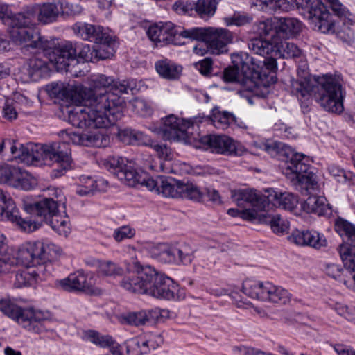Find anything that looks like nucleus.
Listing matches in <instances>:
<instances>
[{
  "instance_id": "1",
  "label": "nucleus",
  "mask_w": 355,
  "mask_h": 355,
  "mask_svg": "<svg viewBox=\"0 0 355 355\" xmlns=\"http://www.w3.org/2000/svg\"><path fill=\"white\" fill-rule=\"evenodd\" d=\"M60 135L63 141L52 142L46 144H28L21 145L18 148L15 141L8 139L10 146V152L15 158L19 159L22 162L32 164L54 165L51 175L58 178L71 168V157L69 142L76 145L89 147L101 148L107 146L108 139L106 136L98 131L60 132Z\"/></svg>"
},
{
  "instance_id": "2",
  "label": "nucleus",
  "mask_w": 355,
  "mask_h": 355,
  "mask_svg": "<svg viewBox=\"0 0 355 355\" xmlns=\"http://www.w3.org/2000/svg\"><path fill=\"white\" fill-rule=\"evenodd\" d=\"M298 79L292 84V92L302 97L314 93L315 98L326 111L341 114L344 110L345 91L338 76L325 74L315 78L316 85L311 83V76L305 62L297 69Z\"/></svg>"
},
{
  "instance_id": "3",
  "label": "nucleus",
  "mask_w": 355,
  "mask_h": 355,
  "mask_svg": "<svg viewBox=\"0 0 355 355\" xmlns=\"http://www.w3.org/2000/svg\"><path fill=\"white\" fill-rule=\"evenodd\" d=\"M60 248L49 241L27 242L18 250L17 261L27 267L36 269L18 270L15 274L13 284L16 288L33 286L40 274H50L51 263L61 254Z\"/></svg>"
},
{
  "instance_id": "4",
  "label": "nucleus",
  "mask_w": 355,
  "mask_h": 355,
  "mask_svg": "<svg viewBox=\"0 0 355 355\" xmlns=\"http://www.w3.org/2000/svg\"><path fill=\"white\" fill-rule=\"evenodd\" d=\"M126 266L128 271L136 272L137 275L123 278L120 286L124 289L156 298H174L177 286L171 278L157 272L150 266L143 267L135 259L127 263Z\"/></svg>"
},
{
  "instance_id": "5",
  "label": "nucleus",
  "mask_w": 355,
  "mask_h": 355,
  "mask_svg": "<svg viewBox=\"0 0 355 355\" xmlns=\"http://www.w3.org/2000/svg\"><path fill=\"white\" fill-rule=\"evenodd\" d=\"M255 59L250 58L251 64L244 61L239 55H235L233 66L225 68L223 73V80L225 83H237L248 89L253 87H269L277 81L276 71L277 63L276 59L263 57V60L254 62Z\"/></svg>"
},
{
  "instance_id": "6",
  "label": "nucleus",
  "mask_w": 355,
  "mask_h": 355,
  "mask_svg": "<svg viewBox=\"0 0 355 355\" xmlns=\"http://www.w3.org/2000/svg\"><path fill=\"white\" fill-rule=\"evenodd\" d=\"M78 101L82 103L85 107L76 106L68 112V121L78 128H107L114 125L118 118L105 110L111 103L117 105L118 98L110 94L92 97L89 100L83 99Z\"/></svg>"
},
{
  "instance_id": "7",
  "label": "nucleus",
  "mask_w": 355,
  "mask_h": 355,
  "mask_svg": "<svg viewBox=\"0 0 355 355\" xmlns=\"http://www.w3.org/2000/svg\"><path fill=\"white\" fill-rule=\"evenodd\" d=\"M162 126L153 131L161 134L165 140H180L188 137L189 128L194 123L202 121L211 122L216 128L225 130L231 124L238 125L237 118L231 112H221L217 107L211 110V116H199L192 120H184L171 114L163 119Z\"/></svg>"
},
{
  "instance_id": "8",
  "label": "nucleus",
  "mask_w": 355,
  "mask_h": 355,
  "mask_svg": "<svg viewBox=\"0 0 355 355\" xmlns=\"http://www.w3.org/2000/svg\"><path fill=\"white\" fill-rule=\"evenodd\" d=\"M271 12H288L297 6L306 12V17L313 28L322 33L334 31L332 16L321 0H272Z\"/></svg>"
},
{
  "instance_id": "9",
  "label": "nucleus",
  "mask_w": 355,
  "mask_h": 355,
  "mask_svg": "<svg viewBox=\"0 0 355 355\" xmlns=\"http://www.w3.org/2000/svg\"><path fill=\"white\" fill-rule=\"evenodd\" d=\"M267 194L260 195L253 189H238L231 191V198L237 202L239 205L243 204L244 201L259 210L265 211L270 207V205L281 207L284 209L292 211L297 203V196L288 192H277L272 189L266 191Z\"/></svg>"
},
{
  "instance_id": "10",
  "label": "nucleus",
  "mask_w": 355,
  "mask_h": 355,
  "mask_svg": "<svg viewBox=\"0 0 355 355\" xmlns=\"http://www.w3.org/2000/svg\"><path fill=\"white\" fill-rule=\"evenodd\" d=\"M277 19L270 18L260 21L258 24V35L252 39V44L259 42L265 44H282L286 40L297 35L302 28L300 21L294 18L280 19L278 28H275Z\"/></svg>"
},
{
  "instance_id": "11",
  "label": "nucleus",
  "mask_w": 355,
  "mask_h": 355,
  "mask_svg": "<svg viewBox=\"0 0 355 355\" xmlns=\"http://www.w3.org/2000/svg\"><path fill=\"white\" fill-rule=\"evenodd\" d=\"M334 226L335 230L347 239V242L340 245L338 248L344 264L338 281L350 288V282H353L355 277V225L346 220L338 218Z\"/></svg>"
},
{
  "instance_id": "12",
  "label": "nucleus",
  "mask_w": 355,
  "mask_h": 355,
  "mask_svg": "<svg viewBox=\"0 0 355 355\" xmlns=\"http://www.w3.org/2000/svg\"><path fill=\"white\" fill-rule=\"evenodd\" d=\"M35 10L33 8L5 17L4 23L10 27L9 34L12 41L28 44H44L45 42L40 33L31 28L35 24Z\"/></svg>"
},
{
  "instance_id": "13",
  "label": "nucleus",
  "mask_w": 355,
  "mask_h": 355,
  "mask_svg": "<svg viewBox=\"0 0 355 355\" xmlns=\"http://www.w3.org/2000/svg\"><path fill=\"white\" fill-rule=\"evenodd\" d=\"M91 46H54V48L44 50L49 61L57 71H68L71 65L79 62H95L93 49Z\"/></svg>"
},
{
  "instance_id": "14",
  "label": "nucleus",
  "mask_w": 355,
  "mask_h": 355,
  "mask_svg": "<svg viewBox=\"0 0 355 355\" xmlns=\"http://www.w3.org/2000/svg\"><path fill=\"white\" fill-rule=\"evenodd\" d=\"M307 161L304 155L291 153L283 171L292 184L302 193H310V190H315L318 187L315 173L311 171Z\"/></svg>"
},
{
  "instance_id": "15",
  "label": "nucleus",
  "mask_w": 355,
  "mask_h": 355,
  "mask_svg": "<svg viewBox=\"0 0 355 355\" xmlns=\"http://www.w3.org/2000/svg\"><path fill=\"white\" fill-rule=\"evenodd\" d=\"M113 79L103 74L92 76L90 78V87L83 88L80 91V97L83 99L89 100L92 97H98L100 96H108L112 94L118 98L117 105H114L113 107L111 103L109 107H105V110L115 117L121 119L123 113L122 109L125 101L119 96L118 94L110 92L111 89Z\"/></svg>"
},
{
  "instance_id": "16",
  "label": "nucleus",
  "mask_w": 355,
  "mask_h": 355,
  "mask_svg": "<svg viewBox=\"0 0 355 355\" xmlns=\"http://www.w3.org/2000/svg\"><path fill=\"white\" fill-rule=\"evenodd\" d=\"M0 311L24 328L35 331H39L38 325L49 318L47 312L35 311L33 308L21 309L10 300H0Z\"/></svg>"
},
{
  "instance_id": "17",
  "label": "nucleus",
  "mask_w": 355,
  "mask_h": 355,
  "mask_svg": "<svg viewBox=\"0 0 355 355\" xmlns=\"http://www.w3.org/2000/svg\"><path fill=\"white\" fill-rule=\"evenodd\" d=\"M21 201L24 210L31 215L29 217L21 216V218L33 220L36 223V227L34 230L27 231L28 232L35 231L40 226V222L36 219L37 218L44 222L54 214L61 211L65 213V202L58 204L53 198H44L40 201H34L31 197L25 196L21 199Z\"/></svg>"
},
{
  "instance_id": "18",
  "label": "nucleus",
  "mask_w": 355,
  "mask_h": 355,
  "mask_svg": "<svg viewBox=\"0 0 355 355\" xmlns=\"http://www.w3.org/2000/svg\"><path fill=\"white\" fill-rule=\"evenodd\" d=\"M0 184L13 188L29 191L37 186V180L29 173L19 167L0 165Z\"/></svg>"
},
{
  "instance_id": "19",
  "label": "nucleus",
  "mask_w": 355,
  "mask_h": 355,
  "mask_svg": "<svg viewBox=\"0 0 355 355\" xmlns=\"http://www.w3.org/2000/svg\"><path fill=\"white\" fill-rule=\"evenodd\" d=\"M125 158L116 156L109 157L104 161V166L119 180L129 187L138 185L141 178V171H137L131 166L127 165Z\"/></svg>"
},
{
  "instance_id": "20",
  "label": "nucleus",
  "mask_w": 355,
  "mask_h": 355,
  "mask_svg": "<svg viewBox=\"0 0 355 355\" xmlns=\"http://www.w3.org/2000/svg\"><path fill=\"white\" fill-rule=\"evenodd\" d=\"M73 33L83 40L96 44H111L118 42L117 37L108 28L78 22L73 26Z\"/></svg>"
},
{
  "instance_id": "21",
  "label": "nucleus",
  "mask_w": 355,
  "mask_h": 355,
  "mask_svg": "<svg viewBox=\"0 0 355 355\" xmlns=\"http://www.w3.org/2000/svg\"><path fill=\"white\" fill-rule=\"evenodd\" d=\"M199 140L202 145L207 146L211 152L214 153L241 156L245 151L242 146L225 135H205L201 137Z\"/></svg>"
},
{
  "instance_id": "22",
  "label": "nucleus",
  "mask_w": 355,
  "mask_h": 355,
  "mask_svg": "<svg viewBox=\"0 0 355 355\" xmlns=\"http://www.w3.org/2000/svg\"><path fill=\"white\" fill-rule=\"evenodd\" d=\"M0 201L4 203V207L2 209L3 217L15 223L23 231H30L36 227V223L33 220L21 218L14 200L10 198H7L1 189H0Z\"/></svg>"
},
{
  "instance_id": "23",
  "label": "nucleus",
  "mask_w": 355,
  "mask_h": 355,
  "mask_svg": "<svg viewBox=\"0 0 355 355\" xmlns=\"http://www.w3.org/2000/svg\"><path fill=\"white\" fill-rule=\"evenodd\" d=\"M178 33V28L171 21H159L151 24L146 34L155 43L169 44Z\"/></svg>"
},
{
  "instance_id": "24",
  "label": "nucleus",
  "mask_w": 355,
  "mask_h": 355,
  "mask_svg": "<svg viewBox=\"0 0 355 355\" xmlns=\"http://www.w3.org/2000/svg\"><path fill=\"white\" fill-rule=\"evenodd\" d=\"M57 285L67 292L95 293L94 288L87 282V277L79 271L70 274L67 277L58 281Z\"/></svg>"
},
{
  "instance_id": "25",
  "label": "nucleus",
  "mask_w": 355,
  "mask_h": 355,
  "mask_svg": "<svg viewBox=\"0 0 355 355\" xmlns=\"http://www.w3.org/2000/svg\"><path fill=\"white\" fill-rule=\"evenodd\" d=\"M54 48L49 46H19L15 51L16 54L21 56V53L30 58V66L34 71L41 69L45 67L46 61L42 60L40 55L42 54L49 60L48 56L44 53V50Z\"/></svg>"
},
{
  "instance_id": "26",
  "label": "nucleus",
  "mask_w": 355,
  "mask_h": 355,
  "mask_svg": "<svg viewBox=\"0 0 355 355\" xmlns=\"http://www.w3.org/2000/svg\"><path fill=\"white\" fill-rule=\"evenodd\" d=\"M290 299V294L284 288L276 286L269 282H261L260 300L286 304Z\"/></svg>"
},
{
  "instance_id": "27",
  "label": "nucleus",
  "mask_w": 355,
  "mask_h": 355,
  "mask_svg": "<svg viewBox=\"0 0 355 355\" xmlns=\"http://www.w3.org/2000/svg\"><path fill=\"white\" fill-rule=\"evenodd\" d=\"M202 33H206L207 44H229L239 42L237 35L224 28L209 26Z\"/></svg>"
},
{
  "instance_id": "28",
  "label": "nucleus",
  "mask_w": 355,
  "mask_h": 355,
  "mask_svg": "<svg viewBox=\"0 0 355 355\" xmlns=\"http://www.w3.org/2000/svg\"><path fill=\"white\" fill-rule=\"evenodd\" d=\"M302 207L304 211L318 216L331 214L329 205L327 203V199L323 196L311 195L302 203Z\"/></svg>"
},
{
  "instance_id": "29",
  "label": "nucleus",
  "mask_w": 355,
  "mask_h": 355,
  "mask_svg": "<svg viewBox=\"0 0 355 355\" xmlns=\"http://www.w3.org/2000/svg\"><path fill=\"white\" fill-rule=\"evenodd\" d=\"M257 220L259 223L269 224L275 234H284L289 228L288 221L279 214L270 215L258 212Z\"/></svg>"
},
{
  "instance_id": "30",
  "label": "nucleus",
  "mask_w": 355,
  "mask_h": 355,
  "mask_svg": "<svg viewBox=\"0 0 355 355\" xmlns=\"http://www.w3.org/2000/svg\"><path fill=\"white\" fill-rule=\"evenodd\" d=\"M35 14L37 13V19L42 24H49L55 21L58 18L60 9L54 3H44L33 7Z\"/></svg>"
},
{
  "instance_id": "31",
  "label": "nucleus",
  "mask_w": 355,
  "mask_h": 355,
  "mask_svg": "<svg viewBox=\"0 0 355 355\" xmlns=\"http://www.w3.org/2000/svg\"><path fill=\"white\" fill-rule=\"evenodd\" d=\"M152 257L164 263H175V245L159 243L151 250Z\"/></svg>"
},
{
  "instance_id": "32",
  "label": "nucleus",
  "mask_w": 355,
  "mask_h": 355,
  "mask_svg": "<svg viewBox=\"0 0 355 355\" xmlns=\"http://www.w3.org/2000/svg\"><path fill=\"white\" fill-rule=\"evenodd\" d=\"M183 182L173 178H160L159 193L170 198H180Z\"/></svg>"
},
{
  "instance_id": "33",
  "label": "nucleus",
  "mask_w": 355,
  "mask_h": 355,
  "mask_svg": "<svg viewBox=\"0 0 355 355\" xmlns=\"http://www.w3.org/2000/svg\"><path fill=\"white\" fill-rule=\"evenodd\" d=\"M61 212L54 214L44 222L49 225L59 235L67 236L70 232L69 218L60 214Z\"/></svg>"
},
{
  "instance_id": "34",
  "label": "nucleus",
  "mask_w": 355,
  "mask_h": 355,
  "mask_svg": "<svg viewBox=\"0 0 355 355\" xmlns=\"http://www.w3.org/2000/svg\"><path fill=\"white\" fill-rule=\"evenodd\" d=\"M157 73L163 78L169 80L179 78L182 72V67L167 60L158 61L155 64Z\"/></svg>"
},
{
  "instance_id": "35",
  "label": "nucleus",
  "mask_w": 355,
  "mask_h": 355,
  "mask_svg": "<svg viewBox=\"0 0 355 355\" xmlns=\"http://www.w3.org/2000/svg\"><path fill=\"white\" fill-rule=\"evenodd\" d=\"M232 199L234 201V200L232 198ZM236 202H237L235 200ZM239 207H245V204H248L249 207H252V208H245L243 210H239L237 209H229L227 211V214L232 217H239L243 220L248 221H255L257 220V215L259 211H261V210L257 209L256 207L252 206L250 202L244 201L243 204L241 205H239Z\"/></svg>"
},
{
  "instance_id": "36",
  "label": "nucleus",
  "mask_w": 355,
  "mask_h": 355,
  "mask_svg": "<svg viewBox=\"0 0 355 355\" xmlns=\"http://www.w3.org/2000/svg\"><path fill=\"white\" fill-rule=\"evenodd\" d=\"M217 3L215 0H198L195 3V11L202 19L207 20L216 12Z\"/></svg>"
},
{
  "instance_id": "37",
  "label": "nucleus",
  "mask_w": 355,
  "mask_h": 355,
  "mask_svg": "<svg viewBox=\"0 0 355 355\" xmlns=\"http://www.w3.org/2000/svg\"><path fill=\"white\" fill-rule=\"evenodd\" d=\"M98 273L101 276L116 278L122 276L124 270L112 261H104L98 263Z\"/></svg>"
},
{
  "instance_id": "38",
  "label": "nucleus",
  "mask_w": 355,
  "mask_h": 355,
  "mask_svg": "<svg viewBox=\"0 0 355 355\" xmlns=\"http://www.w3.org/2000/svg\"><path fill=\"white\" fill-rule=\"evenodd\" d=\"M47 87L50 96L61 100L70 99L73 101L74 91L71 88L65 86L63 83H52L48 85Z\"/></svg>"
},
{
  "instance_id": "39",
  "label": "nucleus",
  "mask_w": 355,
  "mask_h": 355,
  "mask_svg": "<svg viewBox=\"0 0 355 355\" xmlns=\"http://www.w3.org/2000/svg\"><path fill=\"white\" fill-rule=\"evenodd\" d=\"M303 240L304 245H308L315 249H320L327 245L325 236L318 232L304 231Z\"/></svg>"
},
{
  "instance_id": "40",
  "label": "nucleus",
  "mask_w": 355,
  "mask_h": 355,
  "mask_svg": "<svg viewBox=\"0 0 355 355\" xmlns=\"http://www.w3.org/2000/svg\"><path fill=\"white\" fill-rule=\"evenodd\" d=\"M178 33L180 37L189 39L191 41H197L205 43L206 33L202 32L207 30V27H195L189 29L181 28L178 27Z\"/></svg>"
},
{
  "instance_id": "41",
  "label": "nucleus",
  "mask_w": 355,
  "mask_h": 355,
  "mask_svg": "<svg viewBox=\"0 0 355 355\" xmlns=\"http://www.w3.org/2000/svg\"><path fill=\"white\" fill-rule=\"evenodd\" d=\"M194 258L193 251L187 244L175 245V263L189 265Z\"/></svg>"
},
{
  "instance_id": "42",
  "label": "nucleus",
  "mask_w": 355,
  "mask_h": 355,
  "mask_svg": "<svg viewBox=\"0 0 355 355\" xmlns=\"http://www.w3.org/2000/svg\"><path fill=\"white\" fill-rule=\"evenodd\" d=\"M182 191L181 192L180 198H185L189 200L199 202L205 196V192L200 190L198 187L192 183H183L182 187Z\"/></svg>"
},
{
  "instance_id": "43",
  "label": "nucleus",
  "mask_w": 355,
  "mask_h": 355,
  "mask_svg": "<svg viewBox=\"0 0 355 355\" xmlns=\"http://www.w3.org/2000/svg\"><path fill=\"white\" fill-rule=\"evenodd\" d=\"M243 292L253 299H261V282L248 279L243 282Z\"/></svg>"
},
{
  "instance_id": "44",
  "label": "nucleus",
  "mask_w": 355,
  "mask_h": 355,
  "mask_svg": "<svg viewBox=\"0 0 355 355\" xmlns=\"http://www.w3.org/2000/svg\"><path fill=\"white\" fill-rule=\"evenodd\" d=\"M272 51H277L283 58H300L302 51L298 46H271Z\"/></svg>"
},
{
  "instance_id": "45",
  "label": "nucleus",
  "mask_w": 355,
  "mask_h": 355,
  "mask_svg": "<svg viewBox=\"0 0 355 355\" xmlns=\"http://www.w3.org/2000/svg\"><path fill=\"white\" fill-rule=\"evenodd\" d=\"M135 87L136 84L133 80H124L122 81L113 80L110 92L128 94L129 91H132Z\"/></svg>"
},
{
  "instance_id": "46",
  "label": "nucleus",
  "mask_w": 355,
  "mask_h": 355,
  "mask_svg": "<svg viewBox=\"0 0 355 355\" xmlns=\"http://www.w3.org/2000/svg\"><path fill=\"white\" fill-rule=\"evenodd\" d=\"M161 178L162 177H158L156 180H154L150 178L147 173L141 171V178L138 184L145 186L148 190L154 191L157 193L159 194Z\"/></svg>"
},
{
  "instance_id": "47",
  "label": "nucleus",
  "mask_w": 355,
  "mask_h": 355,
  "mask_svg": "<svg viewBox=\"0 0 355 355\" xmlns=\"http://www.w3.org/2000/svg\"><path fill=\"white\" fill-rule=\"evenodd\" d=\"M146 315L144 310L130 312L123 315V321L130 325L139 326L146 323Z\"/></svg>"
},
{
  "instance_id": "48",
  "label": "nucleus",
  "mask_w": 355,
  "mask_h": 355,
  "mask_svg": "<svg viewBox=\"0 0 355 355\" xmlns=\"http://www.w3.org/2000/svg\"><path fill=\"white\" fill-rule=\"evenodd\" d=\"M93 47V53L94 54L95 62L100 60H105L111 58L116 50L114 46H92Z\"/></svg>"
},
{
  "instance_id": "49",
  "label": "nucleus",
  "mask_w": 355,
  "mask_h": 355,
  "mask_svg": "<svg viewBox=\"0 0 355 355\" xmlns=\"http://www.w3.org/2000/svg\"><path fill=\"white\" fill-rule=\"evenodd\" d=\"M89 340L101 347H107L113 344V339L111 336H103L95 331H89L87 334Z\"/></svg>"
},
{
  "instance_id": "50",
  "label": "nucleus",
  "mask_w": 355,
  "mask_h": 355,
  "mask_svg": "<svg viewBox=\"0 0 355 355\" xmlns=\"http://www.w3.org/2000/svg\"><path fill=\"white\" fill-rule=\"evenodd\" d=\"M227 51V46H194L193 52L201 55L210 52L212 54L220 55Z\"/></svg>"
},
{
  "instance_id": "51",
  "label": "nucleus",
  "mask_w": 355,
  "mask_h": 355,
  "mask_svg": "<svg viewBox=\"0 0 355 355\" xmlns=\"http://www.w3.org/2000/svg\"><path fill=\"white\" fill-rule=\"evenodd\" d=\"M227 25L244 26L252 21V17L247 14H234L232 17L225 18Z\"/></svg>"
},
{
  "instance_id": "52",
  "label": "nucleus",
  "mask_w": 355,
  "mask_h": 355,
  "mask_svg": "<svg viewBox=\"0 0 355 355\" xmlns=\"http://www.w3.org/2000/svg\"><path fill=\"white\" fill-rule=\"evenodd\" d=\"M334 309L338 314L344 317L347 320L355 322V307L336 303Z\"/></svg>"
},
{
  "instance_id": "53",
  "label": "nucleus",
  "mask_w": 355,
  "mask_h": 355,
  "mask_svg": "<svg viewBox=\"0 0 355 355\" xmlns=\"http://www.w3.org/2000/svg\"><path fill=\"white\" fill-rule=\"evenodd\" d=\"M334 309L338 314L344 317L347 320L355 322V307L336 303Z\"/></svg>"
},
{
  "instance_id": "54",
  "label": "nucleus",
  "mask_w": 355,
  "mask_h": 355,
  "mask_svg": "<svg viewBox=\"0 0 355 355\" xmlns=\"http://www.w3.org/2000/svg\"><path fill=\"white\" fill-rule=\"evenodd\" d=\"M148 146L151 147L157 153V156L164 160H170L172 159L171 150L168 148L166 144H155L152 140V144Z\"/></svg>"
},
{
  "instance_id": "55",
  "label": "nucleus",
  "mask_w": 355,
  "mask_h": 355,
  "mask_svg": "<svg viewBox=\"0 0 355 355\" xmlns=\"http://www.w3.org/2000/svg\"><path fill=\"white\" fill-rule=\"evenodd\" d=\"M152 144V139L141 131L133 129L131 145H141L148 146Z\"/></svg>"
},
{
  "instance_id": "56",
  "label": "nucleus",
  "mask_w": 355,
  "mask_h": 355,
  "mask_svg": "<svg viewBox=\"0 0 355 355\" xmlns=\"http://www.w3.org/2000/svg\"><path fill=\"white\" fill-rule=\"evenodd\" d=\"M88 182L85 185L80 186L76 189V193L80 196H88L92 194L95 191L98 190L97 182L87 178Z\"/></svg>"
},
{
  "instance_id": "57",
  "label": "nucleus",
  "mask_w": 355,
  "mask_h": 355,
  "mask_svg": "<svg viewBox=\"0 0 355 355\" xmlns=\"http://www.w3.org/2000/svg\"><path fill=\"white\" fill-rule=\"evenodd\" d=\"M343 268L344 266L334 263H328L324 265L323 270L327 275L338 281Z\"/></svg>"
},
{
  "instance_id": "58",
  "label": "nucleus",
  "mask_w": 355,
  "mask_h": 355,
  "mask_svg": "<svg viewBox=\"0 0 355 355\" xmlns=\"http://www.w3.org/2000/svg\"><path fill=\"white\" fill-rule=\"evenodd\" d=\"M15 263L16 260L10 254L0 256V276L9 272Z\"/></svg>"
},
{
  "instance_id": "59",
  "label": "nucleus",
  "mask_w": 355,
  "mask_h": 355,
  "mask_svg": "<svg viewBox=\"0 0 355 355\" xmlns=\"http://www.w3.org/2000/svg\"><path fill=\"white\" fill-rule=\"evenodd\" d=\"M15 103L6 101L3 107V117L6 120L12 121L17 117V112L16 111Z\"/></svg>"
},
{
  "instance_id": "60",
  "label": "nucleus",
  "mask_w": 355,
  "mask_h": 355,
  "mask_svg": "<svg viewBox=\"0 0 355 355\" xmlns=\"http://www.w3.org/2000/svg\"><path fill=\"white\" fill-rule=\"evenodd\" d=\"M134 235V230L128 226H123L115 230L113 236L116 241L120 242L125 239L132 238Z\"/></svg>"
},
{
  "instance_id": "61",
  "label": "nucleus",
  "mask_w": 355,
  "mask_h": 355,
  "mask_svg": "<svg viewBox=\"0 0 355 355\" xmlns=\"http://www.w3.org/2000/svg\"><path fill=\"white\" fill-rule=\"evenodd\" d=\"M332 11L339 17H347L349 12L348 9L340 2L339 0H326Z\"/></svg>"
},
{
  "instance_id": "62",
  "label": "nucleus",
  "mask_w": 355,
  "mask_h": 355,
  "mask_svg": "<svg viewBox=\"0 0 355 355\" xmlns=\"http://www.w3.org/2000/svg\"><path fill=\"white\" fill-rule=\"evenodd\" d=\"M250 3L252 8H255L258 10L271 12L272 0H250Z\"/></svg>"
},
{
  "instance_id": "63",
  "label": "nucleus",
  "mask_w": 355,
  "mask_h": 355,
  "mask_svg": "<svg viewBox=\"0 0 355 355\" xmlns=\"http://www.w3.org/2000/svg\"><path fill=\"white\" fill-rule=\"evenodd\" d=\"M212 59L207 57L201 61L195 63V67L203 75H207L210 73L212 68Z\"/></svg>"
},
{
  "instance_id": "64",
  "label": "nucleus",
  "mask_w": 355,
  "mask_h": 355,
  "mask_svg": "<svg viewBox=\"0 0 355 355\" xmlns=\"http://www.w3.org/2000/svg\"><path fill=\"white\" fill-rule=\"evenodd\" d=\"M140 347V339L134 338L127 343V352L130 355H141L139 353Z\"/></svg>"
}]
</instances>
